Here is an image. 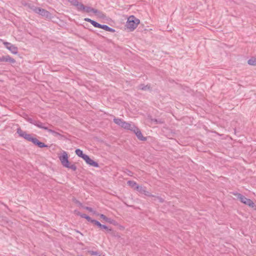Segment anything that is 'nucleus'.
I'll return each instance as SVG.
<instances>
[{"mask_svg":"<svg viewBox=\"0 0 256 256\" xmlns=\"http://www.w3.org/2000/svg\"><path fill=\"white\" fill-rule=\"evenodd\" d=\"M59 159L64 166L70 168L73 170H76V167L74 164H70L68 160V154L66 152H64L62 155L59 156Z\"/></svg>","mask_w":256,"mask_h":256,"instance_id":"f257e3e1","label":"nucleus"},{"mask_svg":"<svg viewBox=\"0 0 256 256\" xmlns=\"http://www.w3.org/2000/svg\"><path fill=\"white\" fill-rule=\"evenodd\" d=\"M28 8L32 10V11L37 13L42 16L45 17L47 18H52L51 14L47 10L41 8H36L34 6H30L28 5Z\"/></svg>","mask_w":256,"mask_h":256,"instance_id":"f03ea898","label":"nucleus"},{"mask_svg":"<svg viewBox=\"0 0 256 256\" xmlns=\"http://www.w3.org/2000/svg\"><path fill=\"white\" fill-rule=\"evenodd\" d=\"M140 23V20L134 16H130L127 20L126 26L130 30H134Z\"/></svg>","mask_w":256,"mask_h":256,"instance_id":"7ed1b4c3","label":"nucleus"},{"mask_svg":"<svg viewBox=\"0 0 256 256\" xmlns=\"http://www.w3.org/2000/svg\"><path fill=\"white\" fill-rule=\"evenodd\" d=\"M234 195L242 203L250 206L253 204V202L239 193L234 194Z\"/></svg>","mask_w":256,"mask_h":256,"instance_id":"20e7f679","label":"nucleus"},{"mask_svg":"<svg viewBox=\"0 0 256 256\" xmlns=\"http://www.w3.org/2000/svg\"><path fill=\"white\" fill-rule=\"evenodd\" d=\"M17 133L18 135L28 140V141L33 142V140H34L35 138H32L30 134H27L26 132L23 131L20 128H18Z\"/></svg>","mask_w":256,"mask_h":256,"instance_id":"39448f33","label":"nucleus"},{"mask_svg":"<svg viewBox=\"0 0 256 256\" xmlns=\"http://www.w3.org/2000/svg\"><path fill=\"white\" fill-rule=\"evenodd\" d=\"M34 124L38 127L47 130L49 132H50L54 136H56L58 134V133L56 132L55 131L52 130V129L49 128L48 126H45L41 122H36Z\"/></svg>","mask_w":256,"mask_h":256,"instance_id":"423d86ee","label":"nucleus"},{"mask_svg":"<svg viewBox=\"0 0 256 256\" xmlns=\"http://www.w3.org/2000/svg\"><path fill=\"white\" fill-rule=\"evenodd\" d=\"M4 44L6 48L10 51L12 54H16L18 53V48L14 45L8 42H4Z\"/></svg>","mask_w":256,"mask_h":256,"instance_id":"0eeeda50","label":"nucleus"},{"mask_svg":"<svg viewBox=\"0 0 256 256\" xmlns=\"http://www.w3.org/2000/svg\"><path fill=\"white\" fill-rule=\"evenodd\" d=\"M136 136L137 138L141 140H146V138L142 136V134L140 131V130L136 127L135 126L132 130Z\"/></svg>","mask_w":256,"mask_h":256,"instance_id":"6e6552de","label":"nucleus"},{"mask_svg":"<svg viewBox=\"0 0 256 256\" xmlns=\"http://www.w3.org/2000/svg\"><path fill=\"white\" fill-rule=\"evenodd\" d=\"M95 10L96 9L93 8L90 6H84L83 4H80L79 7V10L84 11V12H86V13H94Z\"/></svg>","mask_w":256,"mask_h":256,"instance_id":"1a4fd4ad","label":"nucleus"},{"mask_svg":"<svg viewBox=\"0 0 256 256\" xmlns=\"http://www.w3.org/2000/svg\"><path fill=\"white\" fill-rule=\"evenodd\" d=\"M86 163L90 166H92L94 167H98V164L94 161L92 160L88 155H86V156H84V159Z\"/></svg>","mask_w":256,"mask_h":256,"instance_id":"9d476101","label":"nucleus"},{"mask_svg":"<svg viewBox=\"0 0 256 256\" xmlns=\"http://www.w3.org/2000/svg\"><path fill=\"white\" fill-rule=\"evenodd\" d=\"M136 190H138L139 192L142 194H144L145 196H151L152 194H150L146 190V188L145 187H142V186H136Z\"/></svg>","mask_w":256,"mask_h":256,"instance_id":"9b49d317","label":"nucleus"},{"mask_svg":"<svg viewBox=\"0 0 256 256\" xmlns=\"http://www.w3.org/2000/svg\"><path fill=\"white\" fill-rule=\"evenodd\" d=\"M134 125L132 124H130L128 122H126L124 121V122L123 123V125L122 126V128L126 130H132L133 128H134Z\"/></svg>","mask_w":256,"mask_h":256,"instance_id":"f8f14e48","label":"nucleus"},{"mask_svg":"<svg viewBox=\"0 0 256 256\" xmlns=\"http://www.w3.org/2000/svg\"><path fill=\"white\" fill-rule=\"evenodd\" d=\"M94 14L95 16L98 18H104L106 17L105 14L102 12L96 9L95 10Z\"/></svg>","mask_w":256,"mask_h":256,"instance_id":"ddd939ff","label":"nucleus"},{"mask_svg":"<svg viewBox=\"0 0 256 256\" xmlns=\"http://www.w3.org/2000/svg\"><path fill=\"white\" fill-rule=\"evenodd\" d=\"M98 228L100 230H104L108 232H110L112 230V228L110 225H97Z\"/></svg>","mask_w":256,"mask_h":256,"instance_id":"4468645a","label":"nucleus"},{"mask_svg":"<svg viewBox=\"0 0 256 256\" xmlns=\"http://www.w3.org/2000/svg\"><path fill=\"white\" fill-rule=\"evenodd\" d=\"M33 143L36 145H37L40 148H44V147H46L47 146L43 142H40L38 141V139L36 138H34V140H33Z\"/></svg>","mask_w":256,"mask_h":256,"instance_id":"2eb2a0df","label":"nucleus"},{"mask_svg":"<svg viewBox=\"0 0 256 256\" xmlns=\"http://www.w3.org/2000/svg\"><path fill=\"white\" fill-rule=\"evenodd\" d=\"M100 28H102L106 31L110 32H115V30L109 26H108L106 25H102L101 24L100 26Z\"/></svg>","mask_w":256,"mask_h":256,"instance_id":"dca6fc26","label":"nucleus"},{"mask_svg":"<svg viewBox=\"0 0 256 256\" xmlns=\"http://www.w3.org/2000/svg\"><path fill=\"white\" fill-rule=\"evenodd\" d=\"M72 4L76 6L78 10H79L80 5L82 4V3H80L78 0H68Z\"/></svg>","mask_w":256,"mask_h":256,"instance_id":"f3484780","label":"nucleus"},{"mask_svg":"<svg viewBox=\"0 0 256 256\" xmlns=\"http://www.w3.org/2000/svg\"><path fill=\"white\" fill-rule=\"evenodd\" d=\"M114 122L116 124H117L119 126L122 127V126L123 125V123L124 122V120H122L120 119V118H114Z\"/></svg>","mask_w":256,"mask_h":256,"instance_id":"a211bd4d","label":"nucleus"},{"mask_svg":"<svg viewBox=\"0 0 256 256\" xmlns=\"http://www.w3.org/2000/svg\"><path fill=\"white\" fill-rule=\"evenodd\" d=\"M114 122L116 124H117L119 126L122 127V126L123 125V123L124 122V120H122L120 119V118H114Z\"/></svg>","mask_w":256,"mask_h":256,"instance_id":"6ab92c4d","label":"nucleus"},{"mask_svg":"<svg viewBox=\"0 0 256 256\" xmlns=\"http://www.w3.org/2000/svg\"><path fill=\"white\" fill-rule=\"evenodd\" d=\"M100 218H102V219H103L104 220V222H108V223L112 224V220L110 218H107L104 215L100 214Z\"/></svg>","mask_w":256,"mask_h":256,"instance_id":"aec40b11","label":"nucleus"},{"mask_svg":"<svg viewBox=\"0 0 256 256\" xmlns=\"http://www.w3.org/2000/svg\"><path fill=\"white\" fill-rule=\"evenodd\" d=\"M76 154L84 159V156H86V154H84L82 150L80 149H76Z\"/></svg>","mask_w":256,"mask_h":256,"instance_id":"412c9836","label":"nucleus"},{"mask_svg":"<svg viewBox=\"0 0 256 256\" xmlns=\"http://www.w3.org/2000/svg\"><path fill=\"white\" fill-rule=\"evenodd\" d=\"M128 184L131 188L136 190V186H138L137 184L134 181L129 180L128 182Z\"/></svg>","mask_w":256,"mask_h":256,"instance_id":"4be33fe9","label":"nucleus"},{"mask_svg":"<svg viewBox=\"0 0 256 256\" xmlns=\"http://www.w3.org/2000/svg\"><path fill=\"white\" fill-rule=\"evenodd\" d=\"M248 62L250 65L256 66V58H252L248 60Z\"/></svg>","mask_w":256,"mask_h":256,"instance_id":"5701e85b","label":"nucleus"},{"mask_svg":"<svg viewBox=\"0 0 256 256\" xmlns=\"http://www.w3.org/2000/svg\"><path fill=\"white\" fill-rule=\"evenodd\" d=\"M139 88L142 90H146L150 89V86L148 85L144 86V84H140L139 86Z\"/></svg>","mask_w":256,"mask_h":256,"instance_id":"b1692460","label":"nucleus"},{"mask_svg":"<svg viewBox=\"0 0 256 256\" xmlns=\"http://www.w3.org/2000/svg\"><path fill=\"white\" fill-rule=\"evenodd\" d=\"M151 197H152L154 198V201L158 200V202H164V200L161 198H160L158 196H155L153 195H152V196H151Z\"/></svg>","mask_w":256,"mask_h":256,"instance_id":"393cba45","label":"nucleus"},{"mask_svg":"<svg viewBox=\"0 0 256 256\" xmlns=\"http://www.w3.org/2000/svg\"><path fill=\"white\" fill-rule=\"evenodd\" d=\"M90 24L93 26H94V27L96 28H100V26H101L100 24L98 23L97 22L92 20Z\"/></svg>","mask_w":256,"mask_h":256,"instance_id":"a878e982","label":"nucleus"},{"mask_svg":"<svg viewBox=\"0 0 256 256\" xmlns=\"http://www.w3.org/2000/svg\"><path fill=\"white\" fill-rule=\"evenodd\" d=\"M7 59H8V60L6 62H10L12 64L15 62V60L8 56H7Z\"/></svg>","mask_w":256,"mask_h":256,"instance_id":"bb28decb","label":"nucleus"},{"mask_svg":"<svg viewBox=\"0 0 256 256\" xmlns=\"http://www.w3.org/2000/svg\"><path fill=\"white\" fill-rule=\"evenodd\" d=\"M89 252L92 256H100V254L99 252H98L90 251V252Z\"/></svg>","mask_w":256,"mask_h":256,"instance_id":"cd10ccee","label":"nucleus"},{"mask_svg":"<svg viewBox=\"0 0 256 256\" xmlns=\"http://www.w3.org/2000/svg\"><path fill=\"white\" fill-rule=\"evenodd\" d=\"M7 60V56H3L0 58V62H6Z\"/></svg>","mask_w":256,"mask_h":256,"instance_id":"c85d7f7f","label":"nucleus"},{"mask_svg":"<svg viewBox=\"0 0 256 256\" xmlns=\"http://www.w3.org/2000/svg\"><path fill=\"white\" fill-rule=\"evenodd\" d=\"M84 208L87 210H88L89 212H94V214H95V212L93 210V209L91 208H90V207H88V206H86V207H84Z\"/></svg>","mask_w":256,"mask_h":256,"instance_id":"c756f323","label":"nucleus"},{"mask_svg":"<svg viewBox=\"0 0 256 256\" xmlns=\"http://www.w3.org/2000/svg\"><path fill=\"white\" fill-rule=\"evenodd\" d=\"M250 207H251L253 208L254 210H256V204H255L254 202L252 205L250 206Z\"/></svg>","mask_w":256,"mask_h":256,"instance_id":"7c9ffc66","label":"nucleus"},{"mask_svg":"<svg viewBox=\"0 0 256 256\" xmlns=\"http://www.w3.org/2000/svg\"><path fill=\"white\" fill-rule=\"evenodd\" d=\"M84 20L90 23L92 20L88 18H84Z\"/></svg>","mask_w":256,"mask_h":256,"instance_id":"2f4dec72","label":"nucleus"},{"mask_svg":"<svg viewBox=\"0 0 256 256\" xmlns=\"http://www.w3.org/2000/svg\"><path fill=\"white\" fill-rule=\"evenodd\" d=\"M86 218L87 219L88 222H92V220H91L90 217H89L88 216H86Z\"/></svg>","mask_w":256,"mask_h":256,"instance_id":"473e14b6","label":"nucleus"},{"mask_svg":"<svg viewBox=\"0 0 256 256\" xmlns=\"http://www.w3.org/2000/svg\"><path fill=\"white\" fill-rule=\"evenodd\" d=\"M86 216H87L86 214H83L81 215V216L82 218H86Z\"/></svg>","mask_w":256,"mask_h":256,"instance_id":"72a5a7b5","label":"nucleus"},{"mask_svg":"<svg viewBox=\"0 0 256 256\" xmlns=\"http://www.w3.org/2000/svg\"><path fill=\"white\" fill-rule=\"evenodd\" d=\"M100 224V222H98V221H96L95 222V224Z\"/></svg>","mask_w":256,"mask_h":256,"instance_id":"f704fd0d","label":"nucleus"}]
</instances>
